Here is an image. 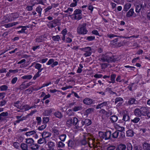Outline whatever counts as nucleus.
Returning a JSON list of instances; mask_svg holds the SVG:
<instances>
[{
    "label": "nucleus",
    "mask_w": 150,
    "mask_h": 150,
    "mask_svg": "<svg viewBox=\"0 0 150 150\" xmlns=\"http://www.w3.org/2000/svg\"><path fill=\"white\" fill-rule=\"evenodd\" d=\"M86 23H84L79 25L77 28V32L79 34L85 35L87 33L88 31L86 27Z\"/></svg>",
    "instance_id": "1"
},
{
    "label": "nucleus",
    "mask_w": 150,
    "mask_h": 150,
    "mask_svg": "<svg viewBox=\"0 0 150 150\" xmlns=\"http://www.w3.org/2000/svg\"><path fill=\"white\" fill-rule=\"evenodd\" d=\"M80 49L85 52V53L83 55L86 57L90 56L91 54L92 50L90 47H86L82 48H80Z\"/></svg>",
    "instance_id": "2"
},
{
    "label": "nucleus",
    "mask_w": 150,
    "mask_h": 150,
    "mask_svg": "<svg viewBox=\"0 0 150 150\" xmlns=\"http://www.w3.org/2000/svg\"><path fill=\"white\" fill-rule=\"evenodd\" d=\"M112 56H110L108 55H106L101 58V60L103 62H107L110 63L112 62L113 60Z\"/></svg>",
    "instance_id": "3"
},
{
    "label": "nucleus",
    "mask_w": 150,
    "mask_h": 150,
    "mask_svg": "<svg viewBox=\"0 0 150 150\" xmlns=\"http://www.w3.org/2000/svg\"><path fill=\"white\" fill-rule=\"evenodd\" d=\"M92 123L91 120L86 119H85L84 120H82L81 122V126H83L84 125L86 126H88L90 125Z\"/></svg>",
    "instance_id": "4"
},
{
    "label": "nucleus",
    "mask_w": 150,
    "mask_h": 150,
    "mask_svg": "<svg viewBox=\"0 0 150 150\" xmlns=\"http://www.w3.org/2000/svg\"><path fill=\"white\" fill-rule=\"evenodd\" d=\"M68 145L69 149H74L75 146V142L72 139H69L68 142Z\"/></svg>",
    "instance_id": "5"
},
{
    "label": "nucleus",
    "mask_w": 150,
    "mask_h": 150,
    "mask_svg": "<svg viewBox=\"0 0 150 150\" xmlns=\"http://www.w3.org/2000/svg\"><path fill=\"white\" fill-rule=\"evenodd\" d=\"M105 140L110 139L112 140V132L110 131H108L105 132Z\"/></svg>",
    "instance_id": "6"
},
{
    "label": "nucleus",
    "mask_w": 150,
    "mask_h": 150,
    "mask_svg": "<svg viewBox=\"0 0 150 150\" xmlns=\"http://www.w3.org/2000/svg\"><path fill=\"white\" fill-rule=\"evenodd\" d=\"M83 102L85 104L90 105L93 103V100L89 98H86L83 99Z\"/></svg>",
    "instance_id": "7"
},
{
    "label": "nucleus",
    "mask_w": 150,
    "mask_h": 150,
    "mask_svg": "<svg viewBox=\"0 0 150 150\" xmlns=\"http://www.w3.org/2000/svg\"><path fill=\"white\" fill-rule=\"evenodd\" d=\"M123 115L122 120L125 121H127L129 120L130 117L127 115V111H125L122 113Z\"/></svg>",
    "instance_id": "8"
},
{
    "label": "nucleus",
    "mask_w": 150,
    "mask_h": 150,
    "mask_svg": "<svg viewBox=\"0 0 150 150\" xmlns=\"http://www.w3.org/2000/svg\"><path fill=\"white\" fill-rule=\"evenodd\" d=\"M47 145L49 148V150H55L54 148L55 145L54 143L51 141L49 142H48Z\"/></svg>",
    "instance_id": "9"
},
{
    "label": "nucleus",
    "mask_w": 150,
    "mask_h": 150,
    "mask_svg": "<svg viewBox=\"0 0 150 150\" xmlns=\"http://www.w3.org/2000/svg\"><path fill=\"white\" fill-rule=\"evenodd\" d=\"M138 102L136 100L135 98H130L128 102V104L129 105H132L133 104H138Z\"/></svg>",
    "instance_id": "10"
},
{
    "label": "nucleus",
    "mask_w": 150,
    "mask_h": 150,
    "mask_svg": "<svg viewBox=\"0 0 150 150\" xmlns=\"http://www.w3.org/2000/svg\"><path fill=\"white\" fill-rule=\"evenodd\" d=\"M134 113L135 116L138 117H140L142 115L141 109L138 108H136L134 110Z\"/></svg>",
    "instance_id": "11"
},
{
    "label": "nucleus",
    "mask_w": 150,
    "mask_h": 150,
    "mask_svg": "<svg viewBox=\"0 0 150 150\" xmlns=\"http://www.w3.org/2000/svg\"><path fill=\"white\" fill-rule=\"evenodd\" d=\"M144 150H150V144L147 142H144L142 145Z\"/></svg>",
    "instance_id": "12"
},
{
    "label": "nucleus",
    "mask_w": 150,
    "mask_h": 150,
    "mask_svg": "<svg viewBox=\"0 0 150 150\" xmlns=\"http://www.w3.org/2000/svg\"><path fill=\"white\" fill-rule=\"evenodd\" d=\"M141 111L142 115L146 116V114L149 111L148 108L145 107H141L140 108Z\"/></svg>",
    "instance_id": "13"
},
{
    "label": "nucleus",
    "mask_w": 150,
    "mask_h": 150,
    "mask_svg": "<svg viewBox=\"0 0 150 150\" xmlns=\"http://www.w3.org/2000/svg\"><path fill=\"white\" fill-rule=\"evenodd\" d=\"M134 13V10L133 8H132L127 12L126 15V16L127 17H130L133 15Z\"/></svg>",
    "instance_id": "14"
},
{
    "label": "nucleus",
    "mask_w": 150,
    "mask_h": 150,
    "mask_svg": "<svg viewBox=\"0 0 150 150\" xmlns=\"http://www.w3.org/2000/svg\"><path fill=\"white\" fill-rule=\"evenodd\" d=\"M126 148V146L124 144H120L117 147L116 150H125Z\"/></svg>",
    "instance_id": "15"
},
{
    "label": "nucleus",
    "mask_w": 150,
    "mask_h": 150,
    "mask_svg": "<svg viewBox=\"0 0 150 150\" xmlns=\"http://www.w3.org/2000/svg\"><path fill=\"white\" fill-rule=\"evenodd\" d=\"M119 134V131H116L112 133V140L113 138L116 139L118 137Z\"/></svg>",
    "instance_id": "16"
},
{
    "label": "nucleus",
    "mask_w": 150,
    "mask_h": 150,
    "mask_svg": "<svg viewBox=\"0 0 150 150\" xmlns=\"http://www.w3.org/2000/svg\"><path fill=\"white\" fill-rule=\"evenodd\" d=\"M51 135V134L50 133L47 132H43L42 134V137H44L45 139L46 138L49 137Z\"/></svg>",
    "instance_id": "17"
},
{
    "label": "nucleus",
    "mask_w": 150,
    "mask_h": 150,
    "mask_svg": "<svg viewBox=\"0 0 150 150\" xmlns=\"http://www.w3.org/2000/svg\"><path fill=\"white\" fill-rule=\"evenodd\" d=\"M79 122V120L78 119L75 117H74L73 118V121L72 122V124L74 125H77L79 127H81V125H79V124H78V122Z\"/></svg>",
    "instance_id": "18"
},
{
    "label": "nucleus",
    "mask_w": 150,
    "mask_h": 150,
    "mask_svg": "<svg viewBox=\"0 0 150 150\" xmlns=\"http://www.w3.org/2000/svg\"><path fill=\"white\" fill-rule=\"evenodd\" d=\"M44 37L42 36H40L37 37L35 39V41L37 42H40L44 41Z\"/></svg>",
    "instance_id": "19"
},
{
    "label": "nucleus",
    "mask_w": 150,
    "mask_h": 150,
    "mask_svg": "<svg viewBox=\"0 0 150 150\" xmlns=\"http://www.w3.org/2000/svg\"><path fill=\"white\" fill-rule=\"evenodd\" d=\"M18 23V22H13L12 23H10L4 25V26L6 28H9L13 25H15Z\"/></svg>",
    "instance_id": "20"
},
{
    "label": "nucleus",
    "mask_w": 150,
    "mask_h": 150,
    "mask_svg": "<svg viewBox=\"0 0 150 150\" xmlns=\"http://www.w3.org/2000/svg\"><path fill=\"white\" fill-rule=\"evenodd\" d=\"M108 105V102H105L98 104L96 106V109L100 108L103 106H106Z\"/></svg>",
    "instance_id": "21"
},
{
    "label": "nucleus",
    "mask_w": 150,
    "mask_h": 150,
    "mask_svg": "<svg viewBox=\"0 0 150 150\" xmlns=\"http://www.w3.org/2000/svg\"><path fill=\"white\" fill-rule=\"evenodd\" d=\"M26 142L28 144H30V146H32L34 143V141L32 138H28L26 139Z\"/></svg>",
    "instance_id": "22"
},
{
    "label": "nucleus",
    "mask_w": 150,
    "mask_h": 150,
    "mask_svg": "<svg viewBox=\"0 0 150 150\" xmlns=\"http://www.w3.org/2000/svg\"><path fill=\"white\" fill-rule=\"evenodd\" d=\"M19 16V15L17 13H12L10 15V17L11 18H12L13 20L15 19L18 18Z\"/></svg>",
    "instance_id": "23"
},
{
    "label": "nucleus",
    "mask_w": 150,
    "mask_h": 150,
    "mask_svg": "<svg viewBox=\"0 0 150 150\" xmlns=\"http://www.w3.org/2000/svg\"><path fill=\"white\" fill-rule=\"evenodd\" d=\"M131 6V4L130 3H127L125 4L123 8V11H127L130 8Z\"/></svg>",
    "instance_id": "24"
},
{
    "label": "nucleus",
    "mask_w": 150,
    "mask_h": 150,
    "mask_svg": "<svg viewBox=\"0 0 150 150\" xmlns=\"http://www.w3.org/2000/svg\"><path fill=\"white\" fill-rule=\"evenodd\" d=\"M110 118L112 123H114L116 122L118 120L117 116L115 115L112 116Z\"/></svg>",
    "instance_id": "25"
},
{
    "label": "nucleus",
    "mask_w": 150,
    "mask_h": 150,
    "mask_svg": "<svg viewBox=\"0 0 150 150\" xmlns=\"http://www.w3.org/2000/svg\"><path fill=\"white\" fill-rule=\"evenodd\" d=\"M13 20L12 18H11L9 17H4L3 18V22L4 23H8V22H10Z\"/></svg>",
    "instance_id": "26"
},
{
    "label": "nucleus",
    "mask_w": 150,
    "mask_h": 150,
    "mask_svg": "<svg viewBox=\"0 0 150 150\" xmlns=\"http://www.w3.org/2000/svg\"><path fill=\"white\" fill-rule=\"evenodd\" d=\"M134 132L131 130H129L126 132L127 135L128 137H132L134 135Z\"/></svg>",
    "instance_id": "27"
},
{
    "label": "nucleus",
    "mask_w": 150,
    "mask_h": 150,
    "mask_svg": "<svg viewBox=\"0 0 150 150\" xmlns=\"http://www.w3.org/2000/svg\"><path fill=\"white\" fill-rule=\"evenodd\" d=\"M21 147L23 150H28V146L26 144L22 143L21 145Z\"/></svg>",
    "instance_id": "28"
},
{
    "label": "nucleus",
    "mask_w": 150,
    "mask_h": 150,
    "mask_svg": "<svg viewBox=\"0 0 150 150\" xmlns=\"http://www.w3.org/2000/svg\"><path fill=\"white\" fill-rule=\"evenodd\" d=\"M54 115L57 117L59 118H61L63 117V115L62 114V113L59 111L56 112L54 113Z\"/></svg>",
    "instance_id": "29"
},
{
    "label": "nucleus",
    "mask_w": 150,
    "mask_h": 150,
    "mask_svg": "<svg viewBox=\"0 0 150 150\" xmlns=\"http://www.w3.org/2000/svg\"><path fill=\"white\" fill-rule=\"evenodd\" d=\"M30 146V148L32 150H35L38 149L39 146L37 144H33L32 146Z\"/></svg>",
    "instance_id": "30"
},
{
    "label": "nucleus",
    "mask_w": 150,
    "mask_h": 150,
    "mask_svg": "<svg viewBox=\"0 0 150 150\" xmlns=\"http://www.w3.org/2000/svg\"><path fill=\"white\" fill-rule=\"evenodd\" d=\"M82 11L81 10L79 9H76L74 11V13L71 15L72 16L74 15H77L78 14H82Z\"/></svg>",
    "instance_id": "31"
},
{
    "label": "nucleus",
    "mask_w": 150,
    "mask_h": 150,
    "mask_svg": "<svg viewBox=\"0 0 150 150\" xmlns=\"http://www.w3.org/2000/svg\"><path fill=\"white\" fill-rule=\"evenodd\" d=\"M36 133V132L35 131L33 130L29 132H27L25 133V134L27 136H30Z\"/></svg>",
    "instance_id": "32"
},
{
    "label": "nucleus",
    "mask_w": 150,
    "mask_h": 150,
    "mask_svg": "<svg viewBox=\"0 0 150 150\" xmlns=\"http://www.w3.org/2000/svg\"><path fill=\"white\" fill-rule=\"evenodd\" d=\"M134 150H142V148L140 145L135 144L134 146Z\"/></svg>",
    "instance_id": "33"
},
{
    "label": "nucleus",
    "mask_w": 150,
    "mask_h": 150,
    "mask_svg": "<svg viewBox=\"0 0 150 150\" xmlns=\"http://www.w3.org/2000/svg\"><path fill=\"white\" fill-rule=\"evenodd\" d=\"M46 142L45 139L42 137V138H41L39 139L38 141V143L40 144H41L44 143H46Z\"/></svg>",
    "instance_id": "34"
},
{
    "label": "nucleus",
    "mask_w": 150,
    "mask_h": 150,
    "mask_svg": "<svg viewBox=\"0 0 150 150\" xmlns=\"http://www.w3.org/2000/svg\"><path fill=\"white\" fill-rule=\"evenodd\" d=\"M65 146V144L61 141L58 142L57 144V146L59 148H63Z\"/></svg>",
    "instance_id": "35"
},
{
    "label": "nucleus",
    "mask_w": 150,
    "mask_h": 150,
    "mask_svg": "<svg viewBox=\"0 0 150 150\" xmlns=\"http://www.w3.org/2000/svg\"><path fill=\"white\" fill-rule=\"evenodd\" d=\"M52 39L54 41H58L60 40V38L59 35H57L52 36Z\"/></svg>",
    "instance_id": "36"
},
{
    "label": "nucleus",
    "mask_w": 150,
    "mask_h": 150,
    "mask_svg": "<svg viewBox=\"0 0 150 150\" xmlns=\"http://www.w3.org/2000/svg\"><path fill=\"white\" fill-rule=\"evenodd\" d=\"M42 9L40 6H38L36 9V11L40 14V16Z\"/></svg>",
    "instance_id": "37"
},
{
    "label": "nucleus",
    "mask_w": 150,
    "mask_h": 150,
    "mask_svg": "<svg viewBox=\"0 0 150 150\" xmlns=\"http://www.w3.org/2000/svg\"><path fill=\"white\" fill-rule=\"evenodd\" d=\"M29 106L27 105H25L22 107V108H21V110H23L24 111H26L30 109Z\"/></svg>",
    "instance_id": "38"
},
{
    "label": "nucleus",
    "mask_w": 150,
    "mask_h": 150,
    "mask_svg": "<svg viewBox=\"0 0 150 150\" xmlns=\"http://www.w3.org/2000/svg\"><path fill=\"white\" fill-rule=\"evenodd\" d=\"M32 77V76L31 75H25L22 77V78L23 79H27L30 80L31 79Z\"/></svg>",
    "instance_id": "39"
},
{
    "label": "nucleus",
    "mask_w": 150,
    "mask_h": 150,
    "mask_svg": "<svg viewBox=\"0 0 150 150\" xmlns=\"http://www.w3.org/2000/svg\"><path fill=\"white\" fill-rule=\"evenodd\" d=\"M49 24L48 25L50 26V27H49L51 28L55 27L57 25H56L52 21L49 22Z\"/></svg>",
    "instance_id": "40"
},
{
    "label": "nucleus",
    "mask_w": 150,
    "mask_h": 150,
    "mask_svg": "<svg viewBox=\"0 0 150 150\" xmlns=\"http://www.w3.org/2000/svg\"><path fill=\"white\" fill-rule=\"evenodd\" d=\"M49 119L48 117H44L43 118L42 123L44 124H46L49 122Z\"/></svg>",
    "instance_id": "41"
},
{
    "label": "nucleus",
    "mask_w": 150,
    "mask_h": 150,
    "mask_svg": "<svg viewBox=\"0 0 150 150\" xmlns=\"http://www.w3.org/2000/svg\"><path fill=\"white\" fill-rule=\"evenodd\" d=\"M73 16H74V19L75 20H79L82 18V14H78Z\"/></svg>",
    "instance_id": "42"
},
{
    "label": "nucleus",
    "mask_w": 150,
    "mask_h": 150,
    "mask_svg": "<svg viewBox=\"0 0 150 150\" xmlns=\"http://www.w3.org/2000/svg\"><path fill=\"white\" fill-rule=\"evenodd\" d=\"M66 137V135L65 134H63L60 136L59 139L62 141L64 142Z\"/></svg>",
    "instance_id": "43"
},
{
    "label": "nucleus",
    "mask_w": 150,
    "mask_h": 150,
    "mask_svg": "<svg viewBox=\"0 0 150 150\" xmlns=\"http://www.w3.org/2000/svg\"><path fill=\"white\" fill-rule=\"evenodd\" d=\"M82 109V107L81 106H76L73 108L74 111L76 112Z\"/></svg>",
    "instance_id": "44"
},
{
    "label": "nucleus",
    "mask_w": 150,
    "mask_h": 150,
    "mask_svg": "<svg viewBox=\"0 0 150 150\" xmlns=\"http://www.w3.org/2000/svg\"><path fill=\"white\" fill-rule=\"evenodd\" d=\"M95 39V37L94 36H89L86 37V40L90 41H92Z\"/></svg>",
    "instance_id": "45"
},
{
    "label": "nucleus",
    "mask_w": 150,
    "mask_h": 150,
    "mask_svg": "<svg viewBox=\"0 0 150 150\" xmlns=\"http://www.w3.org/2000/svg\"><path fill=\"white\" fill-rule=\"evenodd\" d=\"M140 120V118H139L136 117L134 119L132 120L131 121L134 123H137Z\"/></svg>",
    "instance_id": "46"
},
{
    "label": "nucleus",
    "mask_w": 150,
    "mask_h": 150,
    "mask_svg": "<svg viewBox=\"0 0 150 150\" xmlns=\"http://www.w3.org/2000/svg\"><path fill=\"white\" fill-rule=\"evenodd\" d=\"M27 88L26 84L24 83V82L23 83L19 86V89L20 90H22L24 89Z\"/></svg>",
    "instance_id": "47"
},
{
    "label": "nucleus",
    "mask_w": 150,
    "mask_h": 150,
    "mask_svg": "<svg viewBox=\"0 0 150 150\" xmlns=\"http://www.w3.org/2000/svg\"><path fill=\"white\" fill-rule=\"evenodd\" d=\"M116 75L115 74H112L111 76V80L112 81V82L113 83H114L115 82V79L116 77Z\"/></svg>",
    "instance_id": "48"
},
{
    "label": "nucleus",
    "mask_w": 150,
    "mask_h": 150,
    "mask_svg": "<svg viewBox=\"0 0 150 150\" xmlns=\"http://www.w3.org/2000/svg\"><path fill=\"white\" fill-rule=\"evenodd\" d=\"M52 132L55 134L58 135L59 134V130L56 127H53L52 129Z\"/></svg>",
    "instance_id": "49"
},
{
    "label": "nucleus",
    "mask_w": 150,
    "mask_h": 150,
    "mask_svg": "<svg viewBox=\"0 0 150 150\" xmlns=\"http://www.w3.org/2000/svg\"><path fill=\"white\" fill-rule=\"evenodd\" d=\"M20 101H18L14 103V106L20 109L21 106V105H19L18 104L20 103Z\"/></svg>",
    "instance_id": "50"
},
{
    "label": "nucleus",
    "mask_w": 150,
    "mask_h": 150,
    "mask_svg": "<svg viewBox=\"0 0 150 150\" xmlns=\"http://www.w3.org/2000/svg\"><path fill=\"white\" fill-rule=\"evenodd\" d=\"M141 10V7L140 4L137 5L136 6L135 11L137 13H139Z\"/></svg>",
    "instance_id": "51"
},
{
    "label": "nucleus",
    "mask_w": 150,
    "mask_h": 150,
    "mask_svg": "<svg viewBox=\"0 0 150 150\" xmlns=\"http://www.w3.org/2000/svg\"><path fill=\"white\" fill-rule=\"evenodd\" d=\"M21 28H22L21 30H19L18 31V33H25V30L26 29V26H21L20 27Z\"/></svg>",
    "instance_id": "52"
},
{
    "label": "nucleus",
    "mask_w": 150,
    "mask_h": 150,
    "mask_svg": "<svg viewBox=\"0 0 150 150\" xmlns=\"http://www.w3.org/2000/svg\"><path fill=\"white\" fill-rule=\"evenodd\" d=\"M127 150H132V146L130 143H128L127 144Z\"/></svg>",
    "instance_id": "53"
},
{
    "label": "nucleus",
    "mask_w": 150,
    "mask_h": 150,
    "mask_svg": "<svg viewBox=\"0 0 150 150\" xmlns=\"http://www.w3.org/2000/svg\"><path fill=\"white\" fill-rule=\"evenodd\" d=\"M8 86L6 85H3L0 86L1 90L2 91H6L7 89Z\"/></svg>",
    "instance_id": "54"
},
{
    "label": "nucleus",
    "mask_w": 150,
    "mask_h": 150,
    "mask_svg": "<svg viewBox=\"0 0 150 150\" xmlns=\"http://www.w3.org/2000/svg\"><path fill=\"white\" fill-rule=\"evenodd\" d=\"M52 112V111L50 110H45L43 113L44 115L45 116H48L50 115Z\"/></svg>",
    "instance_id": "55"
},
{
    "label": "nucleus",
    "mask_w": 150,
    "mask_h": 150,
    "mask_svg": "<svg viewBox=\"0 0 150 150\" xmlns=\"http://www.w3.org/2000/svg\"><path fill=\"white\" fill-rule=\"evenodd\" d=\"M123 99L121 97L117 98L115 100V103H117L118 102L123 101Z\"/></svg>",
    "instance_id": "56"
},
{
    "label": "nucleus",
    "mask_w": 150,
    "mask_h": 150,
    "mask_svg": "<svg viewBox=\"0 0 150 150\" xmlns=\"http://www.w3.org/2000/svg\"><path fill=\"white\" fill-rule=\"evenodd\" d=\"M80 143L81 145L85 146L87 143V142L85 139H83L81 141Z\"/></svg>",
    "instance_id": "57"
},
{
    "label": "nucleus",
    "mask_w": 150,
    "mask_h": 150,
    "mask_svg": "<svg viewBox=\"0 0 150 150\" xmlns=\"http://www.w3.org/2000/svg\"><path fill=\"white\" fill-rule=\"evenodd\" d=\"M73 120L71 119L68 120L67 122V124L68 126H70L71 125L72 123Z\"/></svg>",
    "instance_id": "58"
},
{
    "label": "nucleus",
    "mask_w": 150,
    "mask_h": 150,
    "mask_svg": "<svg viewBox=\"0 0 150 150\" xmlns=\"http://www.w3.org/2000/svg\"><path fill=\"white\" fill-rule=\"evenodd\" d=\"M46 126V124H44L43 125H42L41 126L39 127L38 128V129L39 130H42L45 128Z\"/></svg>",
    "instance_id": "59"
},
{
    "label": "nucleus",
    "mask_w": 150,
    "mask_h": 150,
    "mask_svg": "<svg viewBox=\"0 0 150 150\" xmlns=\"http://www.w3.org/2000/svg\"><path fill=\"white\" fill-rule=\"evenodd\" d=\"M6 93L2 92L0 93V99H3L5 97Z\"/></svg>",
    "instance_id": "60"
},
{
    "label": "nucleus",
    "mask_w": 150,
    "mask_h": 150,
    "mask_svg": "<svg viewBox=\"0 0 150 150\" xmlns=\"http://www.w3.org/2000/svg\"><path fill=\"white\" fill-rule=\"evenodd\" d=\"M19 144L18 142H15L13 143V146L15 148L18 149L19 147Z\"/></svg>",
    "instance_id": "61"
},
{
    "label": "nucleus",
    "mask_w": 150,
    "mask_h": 150,
    "mask_svg": "<svg viewBox=\"0 0 150 150\" xmlns=\"http://www.w3.org/2000/svg\"><path fill=\"white\" fill-rule=\"evenodd\" d=\"M41 65L39 63H36L35 66V67L36 69H39L41 67Z\"/></svg>",
    "instance_id": "62"
},
{
    "label": "nucleus",
    "mask_w": 150,
    "mask_h": 150,
    "mask_svg": "<svg viewBox=\"0 0 150 150\" xmlns=\"http://www.w3.org/2000/svg\"><path fill=\"white\" fill-rule=\"evenodd\" d=\"M33 6H28L26 8V9L28 11H30L33 10Z\"/></svg>",
    "instance_id": "63"
},
{
    "label": "nucleus",
    "mask_w": 150,
    "mask_h": 150,
    "mask_svg": "<svg viewBox=\"0 0 150 150\" xmlns=\"http://www.w3.org/2000/svg\"><path fill=\"white\" fill-rule=\"evenodd\" d=\"M115 149V146H111L108 147L107 148V150H114Z\"/></svg>",
    "instance_id": "64"
}]
</instances>
